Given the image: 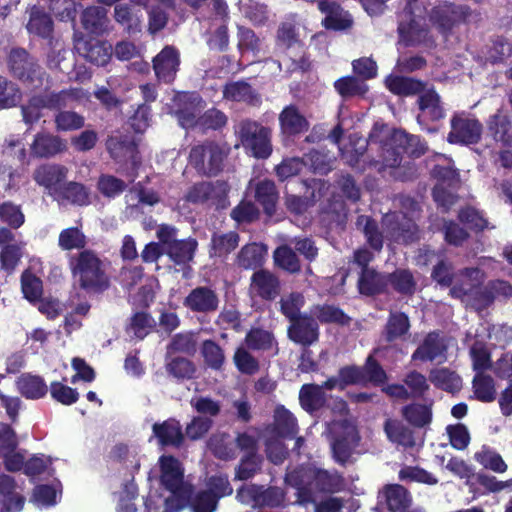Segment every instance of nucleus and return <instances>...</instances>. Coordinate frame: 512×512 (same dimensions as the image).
Masks as SVG:
<instances>
[{
  "mask_svg": "<svg viewBox=\"0 0 512 512\" xmlns=\"http://www.w3.org/2000/svg\"><path fill=\"white\" fill-rule=\"evenodd\" d=\"M285 483L296 489V502L299 505L314 503L317 493L333 494L345 486L343 477L337 471L313 466L299 467L288 472Z\"/></svg>",
  "mask_w": 512,
  "mask_h": 512,
  "instance_id": "nucleus-1",
  "label": "nucleus"
},
{
  "mask_svg": "<svg viewBox=\"0 0 512 512\" xmlns=\"http://www.w3.org/2000/svg\"><path fill=\"white\" fill-rule=\"evenodd\" d=\"M68 263L80 288L94 293H101L108 289L110 279L106 272V265L95 251L91 249L79 251L70 255Z\"/></svg>",
  "mask_w": 512,
  "mask_h": 512,
  "instance_id": "nucleus-2",
  "label": "nucleus"
},
{
  "mask_svg": "<svg viewBox=\"0 0 512 512\" xmlns=\"http://www.w3.org/2000/svg\"><path fill=\"white\" fill-rule=\"evenodd\" d=\"M416 10H420L417 6V0H405L404 7L398 15L400 42L407 47L431 49L435 46V41L424 18L417 15Z\"/></svg>",
  "mask_w": 512,
  "mask_h": 512,
  "instance_id": "nucleus-3",
  "label": "nucleus"
},
{
  "mask_svg": "<svg viewBox=\"0 0 512 512\" xmlns=\"http://www.w3.org/2000/svg\"><path fill=\"white\" fill-rule=\"evenodd\" d=\"M44 90L42 93L33 95L28 103L22 106L23 121L28 125L39 121L42 117V109L52 110L70 106L73 102H79L86 96L82 88H69L60 91Z\"/></svg>",
  "mask_w": 512,
  "mask_h": 512,
  "instance_id": "nucleus-4",
  "label": "nucleus"
},
{
  "mask_svg": "<svg viewBox=\"0 0 512 512\" xmlns=\"http://www.w3.org/2000/svg\"><path fill=\"white\" fill-rule=\"evenodd\" d=\"M12 76L31 89H48L49 76L37 60L23 48H13L8 56Z\"/></svg>",
  "mask_w": 512,
  "mask_h": 512,
  "instance_id": "nucleus-5",
  "label": "nucleus"
},
{
  "mask_svg": "<svg viewBox=\"0 0 512 512\" xmlns=\"http://www.w3.org/2000/svg\"><path fill=\"white\" fill-rule=\"evenodd\" d=\"M229 152L226 145L205 141L191 148L189 161L199 174L213 177L223 171Z\"/></svg>",
  "mask_w": 512,
  "mask_h": 512,
  "instance_id": "nucleus-6",
  "label": "nucleus"
},
{
  "mask_svg": "<svg viewBox=\"0 0 512 512\" xmlns=\"http://www.w3.org/2000/svg\"><path fill=\"white\" fill-rule=\"evenodd\" d=\"M390 146V148L385 149L383 154V165L391 168L401 165L403 154L412 158H419L428 149L427 143L419 136L409 134L404 130L393 131Z\"/></svg>",
  "mask_w": 512,
  "mask_h": 512,
  "instance_id": "nucleus-7",
  "label": "nucleus"
},
{
  "mask_svg": "<svg viewBox=\"0 0 512 512\" xmlns=\"http://www.w3.org/2000/svg\"><path fill=\"white\" fill-rule=\"evenodd\" d=\"M234 128L242 146L251 151L254 157L266 159L271 155L272 145L269 128L250 119L239 121Z\"/></svg>",
  "mask_w": 512,
  "mask_h": 512,
  "instance_id": "nucleus-8",
  "label": "nucleus"
},
{
  "mask_svg": "<svg viewBox=\"0 0 512 512\" xmlns=\"http://www.w3.org/2000/svg\"><path fill=\"white\" fill-rule=\"evenodd\" d=\"M327 430L331 435V449L335 461L345 464L357 445L358 436L355 426L347 419L327 422Z\"/></svg>",
  "mask_w": 512,
  "mask_h": 512,
  "instance_id": "nucleus-9",
  "label": "nucleus"
},
{
  "mask_svg": "<svg viewBox=\"0 0 512 512\" xmlns=\"http://www.w3.org/2000/svg\"><path fill=\"white\" fill-rule=\"evenodd\" d=\"M229 185L225 181H201L192 185L185 194V200L193 204H211L217 208L228 205Z\"/></svg>",
  "mask_w": 512,
  "mask_h": 512,
  "instance_id": "nucleus-10",
  "label": "nucleus"
},
{
  "mask_svg": "<svg viewBox=\"0 0 512 512\" xmlns=\"http://www.w3.org/2000/svg\"><path fill=\"white\" fill-rule=\"evenodd\" d=\"M450 127L447 141L451 144L468 146L478 144L481 140L483 125L475 117L465 113H456L450 120Z\"/></svg>",
  "mask_w": 512,
  "mask_h": 512,
  "instance_id": "nucleus-11",
  "label": "nucleus"
},
{
  "mask_svg": "<svg viewBox=\"0 0 512 512\" xmlns=\"http://www.w3.org/2000/svg\"><path fill=\"white\" fill-rule=\"evenodd\" d=\"M183 306L193 313L209 315L219 309L220 296L212 286H196L184 298Z\"/></svg>",
  "mask_w": 512,
  "mask_h": 512,
  "instance_id": "nucleus-12",
  "label": "nucleus"
},
{
  "mask_svg": "<svg viewBox=\"0 0 512 512\" xmlns=\"http://www.w3.org/2000/svg\"><path fill=\"white\" fill-rule=\"evenodd\" d=\"M448 343L439 331L429 332L413 352L412 361L443 363L447 360Z\"/></svg>",
  "mask_w": 512,
  "mask_h": 512,
  "instance_id": "nucleus-13",
  "label": "nucleus"
},
{
  "mask_svg": "<svg viewBox=\"0 0 512 512\" xmlns=\"http://www.w3.org/2000/svg\"><path fill=\"white\" fill-rule=\"evenodd\" d=\"M106 149L111 158L119 163L138 164V144L135 138L127 134L111 135L106 141Z\"/></svg>",
  "mask_w": 512,
  "mask_h": 512,
  "instance_id": "nucleus-14",
  "label": "nucleus"
},
{
  "mask_svg": "<svg viewBox=\"0 0 512 512\" xmlns=\"http://www.w3.org/2000/svg\"><path fill=\"white\" fill-rule=\"evenodd\" d=\"M175 106V115L183 128L188 129L199 124L201 98L197 93L185 92L177 95Z\"/></svg>",
  "mask_w": 512,
  "mask_h": 512,
  "instance_id": "nucleus-15",
  "label": "nucleus"
},
{
  "mask_svg": "<svg viewBox=\"0 0 512 512\" xmlns=\"http://www.w3.org/2000/svg\"><path fill=\"white\" fill-rule=\"evenodd\" d=\"M68 168L61 164L44 163L37 166L32 173L33 180L53 197L54 192L66 180Z\"/></svg>",
  "mask_w": 512,
  "mask_h": 512,
  "instance_id": "nucleus-16",
  "label": "nucleus"
},
{
  "mask_svg": "<svg viewBox=\"0 0 512 512\" xmlns=\"http://www.w3.org/2000/svg\"><path fill=\"white\" fill-rule=\"evenodd\" d=\"M180 66V52L174 46H165L154 58L153 69L158 80L171 83Z\"/></svg>",
  "mask_w": 512,
  "mask_h": 512,
  "instance_id": "nucleus-17",
  "label": "nucleus"
},
{
  "mask_svg": "<svg viewBox=\"0 0 512 512\" xmlns=\"http://www.w3.org/2000/svg\"><path fill=\"white\" fill-rule=\"evenodd\" d=\"M287 335L296 344L310 346L319 339V326L313 316L303 315L301 318L290 322Z\"/></svg>",
  "mask_w": 512,
  "mask_h": 512,
  "instance_id": "nucleus-18",
  "label": "nucleus"
},
{
  "mask_svg": "<svg viewBox=\"0 0 512 512\" xmlns=\"http://www.w3.org/2000/svg\"><path fill=\"white\" fill-rule=\"evenodd\" d=\"M67 142L48 132L37 133L30 145L31 154L37 158H52L67 150Z\"/></svg>",
  "mask_w": 512,
  "mask_h": 512,
  "instance_id": "nucleus-19",
  "label": "nucleus"
},
{
  "mask_svg": "<svg viewBox=\"0 0 512 512\" xmlns=\"http://www.w3.org/2000/svg\"><path fill=\"white\" fill-rule=\"evenodd\" d=\"M427 85V81L396 72L391 73L385 78L386 88L392 94L401 97L419 96Z\"/></svg>",
  "mask_w": 512,
  "mask_h": 512,
  "instance_id": "nucleus-20",
  "label": "nucleus"
},
{
  "mask_svg": "<svg viewBox=\"0 0 512 512\" xmlns=\"http://www.w3.org/2000/svg\"><path fill=\"white\" fill-rule=\"evenodd\" d=\"M488 134L496 142L504 146L512 147V122L510 116L502 108H499L486 121Z\"/></svg>",
  "mask_w": 512,
  "mask_h": 512,
  "instance_id": "nucleus-21",
  "label": "nucleus"
},
{
  "mask_svg": "<svg viewBox=\"0 0 512 512\" xmlns=\"http://www.w3.org/2000/svg\"><path fill=\"white\" fill-rule=\"evenodd\" d=\"M417 105L422 115L431 121H438L446 116L440 95L429 83L418 96Z\"/></svg>",
  "mask_w": 512,
  "mask_h": 512,
  "instance_id": "nucleus-22",
  "label": "nucleus"
},
{
  "mask_svg": "<svg viewBox=\"0 0 512 512\" xmlns=\"http://www.w3.org/2000/svg\"><path fill=\"white\" fill-rule=\"evenodd\" d=\"M251 291L264 300H274L280 293L279 279L268 270H258L251 277Z\"/></svg>",
  "mask_w": 512,
  "mask_h": 512,
  "instance_id": "nucleus-23",
  "label": "nucleus"
},
{
  "mask_svg": "<svg viewBox=\"0 0 512 512\" xmlns=\"http://www.w3.org/2000/svg\"><path fill=\"white\" fill-rule=\"evenodd\" d=\"M79 54L96 66H105L112 57V45L99 40L78 42Z\"/></svg>",
  "mask_w": 512,
  "mask_h": 512,
  "instance_id": "nucleus-24",
  "label": "nucleus"
},
{
  "mask_svg": "<svg viewBox=\"0 0 512 512\" xmlns=\"http://www.w3.org/2000/svg\"><path fill=\"white\" fill-rule=\"evenodd\" d=\"M281 132L295 136L309 129V122L296 105H288L279 114Z\"/></svg>",
  "mask_w": 512,
  "mask_h": 512,
  "instance_id": "nucleus-25",
  "label": "nucleus"
},
{
  "mask_svg": "<svg viewBox=\"0 0 512 512\" xmlns=\"http://www.w3.org/2000/svg\"><path fill=\"white\" fill-rule=\"evenodd\" d=\"M244 346L252 351L279 353L278 342L274 334L262 328L250 329L244 338Z\"/></svg>",
  "mask_w": 512,
  "mask_h": 512,
  "instance_id": "nucleus-26",
  "label": "nucleus"
},
{
  "mask_svg": "<svg viewBox=\"0 0 512 512\" xmlns=\"http://www.w3.org/2000/svg\"><path fill=\"white\" fill-rule=\"evenodd\" d=\"M378 497L385 501L391 512H406L412 503L409 491L399 484L386 485Z\"/></svg>",
  "mask_w": 512,
  "mask_h": 512,
  "instance_id": "nucleus-27",
  "label": "nucleus"
},
{
  "mask_svg": "<svg viewBox=\"0 0 512 512\" xmlns=\"http://www.w3.org/2000/svg\"><path fill=\"white\" fill-rule=\"evenodd\" d=\"M0 495L3 496L0 512H19L23 509L25 497L17 492V484L13 477L0 475Z\"/></svg>",
  "mask_w": 512,
  "mask_h": 512,
  "instance_id": "nucleus-28",
  "label": "nucleus"
},
{
  "mask_svg": "<svg viewBox=\"0 0 512 512\" xmlns=\"http://www.w3.org/2000/svg\"><path fill=\"white\" fill-rule=\"evenodd\" d=\"M154 436L161 446L179 447L184 441V434L179 421L170 418L152 426Z\"/></svg>",
  "mask_w": 512,
  "mask_h": 512,
  "instance_id": "nucleus-29",
  "label": "nucleus"
},
{
  "mask_svg": "<svg viewBox=\"0 0 512 512\" xmlns=\"http://www.w3.org/2000/svg\"><path fill=\"white\" fill-rule=\"evenodd\" d=\"M299 402L303 410L312 416H318L325 407L327 399L325 392L318 384H304L299 391Z\"/></svg>",
  "mask_w": 512,
  "mask_h": 512,
  "instance_id": "nucleus-30",
  "label": "nucleus"
},
{
  "mask_svg": "<svg viewBox=\"0 0 512 512\" xmlns=\"http://www.w3.org/2000/svg\"><path fill=\"white\" fill-rule=\"evenodd\" d=\"M387 273H379L375 269L361 271L358 278L359 292L366 296H373L387 290Z\"/></svg>",
  "mask_w": 512,
  "mask_h": 512,
  "instance_id": "nucleus-31",
  "label": "nucleus"
},
{
  "mask_svg": "<svg viewBox=\"0 0 512 512\" xmlns=\"http://www.w3.org/2000/svg\"><path fill=\"white\" fill-rule=\"evenodd\" d=\"M319 10L326 15L323 24L327 29L344 30L352 25L353 21L350 14L344 11L335 1L322 2Z\"/></svg>",
  "mask_w": 512,
  "mask_h": 512,
  "instance_id": "nucleus-32",
  "label": "nucleus"
},
{
  "mask_svg": "<svg viewBox=\"0 0 512 512\" xmlns=\"http://www.w3.org/2000/svg\"><path fill=\"white\" fill-rule=\"evenodd\" d=\"M53 198L60 203L67 202L78 206L89 203V193L86 187L74 181L63 183L57 192H54Z\"/></svg>",
  "mask_w": 512,
  "mask_h": 512,
  "instance_id": "nucleus-33",
  "label": "nucleus"
},
{
  "mask_svg": "<svg viewBox=\"0 0 512 512\" xmlns=\"http://www.w3.org/2000/svg\"><path fill=\"white\" fill-rule=\"evenodd\" d=\"M128 4H117L114 7V19L128 35H136L142 29V14Z\"/></svg>",
  "mask_w": 512,
  "mask_h": 512,
  "instance_id": "nucleus-34",
  "label": "nucleus"
},
{
  "mask_svg": "<svg viewBox=\"0 0 512 512\" xmlns=\"http://www.w3.org/2000/svg\"><path fill=\"white\" fill-rule=\"evenodd\" d=\"M73 102L70 107L73 106ZM69 106L53 108L56 111L54 115V126L57 132H72L82 129L85 126V117L74 111L67 109Z\"/></svg>",
  "mask_w": 512,
  "mask_h": 512,
  "instance_id": "nucleus-35",
  "label": "nucleus"
},
{
  "mask_svg": "<svg viewBox=\"0 0 512 512\" xmlns=\"http://www.w3.org/2000/svg\"><path fill=\"white\" fill-rule=\"evenodd\" d=\"M255 199L263 207L266 215L273 216L279 199L275 183L268 179L259 181L255 186Z\"/></svg>",
  "mask_w": 512,
  "mask_h": 512,
  "instance_id": "nucleus-36",
  "label": "nucleus"
},
{
  "mask_svg": "<svg viewBox=\"0 0 512 512\" xmlns=\"http://www.w3.org/2000/svg\"><path fill=\"white\" fill-rule=\"evenodd\" d=\"M161 483L168 491L180 490L183 475L179 468V462L173 456L160 457Z\"/></svg>",
  "mask_w": 512,
  "mask_h": 512,
  "instance_id": "nucleus-37",
  "label": "nucleus"
},
{
  "mask_svg": "<svg viewBox=\"0 0 512 512\" xmlns=\"http://www.w3.org/2000/svg\"><path fill=\"white\" fill-rule=\"evenodd\" d=\"M108 21L107 9L100 6H90L81 14V24L91 34H103L106 31Z\"/></svg>",
  "mask_w": 512,
  "mask_h": 512,
  "instance_id": "nucleus-38",
  "label": "nucleus"
},
{
  "mask_svg": "<svg viewBox=\"0 0 512 512\" xmlns=\"http://www.w3.org/2000/svg\"><path fill=\"white\" fill-rule=\"evenodd\" d=\"M197 246L194 238L177 239L164 252L176 265H185L194 258Z\"/></svg>",
  "mask_w": 512,
  "mask_h": 512,
  "instance_id": "nucleus-39",
  "label": "nucleus"
},
{
  "mask_svg": "<svg viewBox=\"0 0 512 512\" xmlns=\"http://www.w3.org/2000/svg\"><path fill=\"white\" fill-rule=\"evenodd\" d=\"M387 288L390 286L396 293L402 296H412L417 288V282L409 269H396L387 273Z\"/></svg>",
  "mask_w": 512,
  "mask_h": 512,
  "instance_id": "nucleus-40",
  "label": "nucleus"
},
{
  "mask_svg": "<svg viewBox=\"0 0 512 512\" xmlns=\"http://www.w3.org/2000/svg\"><path fill=\"white\" fill-rule=\"evenodd\" d=\"M410 329L408 316L403 312H390L383 331V338L391 343L404 337Z\"/></svg>",
  "mask_w": 512,
  "mask_h": 512,
  "instance_id": "nucleus-41",
  "label": "nucleus"
},
{
  "mask_svg": "<svg viewBox=\"0 0 512 512\" xmlns=\"http://www.w3.org/2000/svg\"><path fill=\"white\" fill-rule=\"evenodd\" d=\"M384 431L387 438L395 444L404 447L415 445L413 431L400 420L387 419L384 422Z\"/></svg>",
  "mask_w": 512,
  "mask_h": 512,
  "instance_id": "nucleus-42",
  "label": "nucleus"
},
{
  "mask_svg": "<svg viewBox=\"0 0 512 512\" xmlns=\"http://www.w3.org/2000/svg\"><path fill=\"white\" fill-rule=\"evenodd\" d=\"M166 354L165 369L169 376L177 381L192 379L196 373L195 364L184 357H170Z\"/></svg>",
  "mask_w": 512,
  "mask_h": 512,
  "instance_id": "nucleus-43",
  "label": "nucleus"
},
{
  "mask_svg": "<svg viewBox=\"0 0 512 512\" xmlns=\"http://www.w3.org/2000/svg\"><path fill=\"white\" fill-rule=\"evenodd\" d=\"M429 380L437 388L450 393L458 392L462 387L461 377L455 371L448 368L431 370Z\"/></svg>",
  "mask_w": 512,
  "mask_h": 512,
  "instance_id": "nucleus-44",
  "label": "nucleus"
},
{
  "mask_svg": "<svg viewBox=\"0 0 512 512\" xmlns=\"http://www.w3.org/2000/svg\"><path fill=\"white\" fill-rule=\"evenodd\" d=\"M27 30L42 38H49L53 31V21L48 13L37 6H33L30 11V19L27 24Z\"/></svg>",
  "mask_w": 512,
  "mask_h": 512,
  "instance_id": "nucleus-45",
  "label": "nucleus"
},
{
  "mask_svg": "<svg viewBox=\"0 0 512 512\" xmlns=\"http://www.w3.org/2000/svg\"><path fill=\"white\" fill-rule=\"evenodd\" d=\"M19 392L27 399H39L46 395L48 387L43 378L37 375L23 374L17 380Z\"/></svg>",
  "mask_w": 512,
  "mask_h": 512,
  "instance_id": "nucleus-46",
  "label": "nucleus"
},
{
  "mask_svg": "<svg viewBox=\"0 0 512 512\" xmlns=\"http://www.w3.org/2000/svg\"><path fill=\"white\" fill-rule=\"evenodd\" d=\"M274 425L279 435L288 438H294L299 429L296 417L283 405H278L274 410Z\"/></svg>",
  "mask_w": 512,
  "mask_h": 512,
  "instance_id": "nucleus-47",
  "label": "nucleus"
},
{
  "mask_svg": "<svg viewBox=\"0 0 512 512\" xmlns=\"http://www.w3.org/2000/svg\"><path fill=\"white\" fill-rule=\"evenodd\" d=\"M404 419L416 428H424L432 421L431 405L412 403L401 410Z\"/></svg>",
  "mask_w": 512,
  "mask_h": 512,
  "instance_id": "nucleus-48",
  "label": "nucleus"
},
{
  "mask_svg": "<svg viewBox=\"0 0 512 512\" xmlns=\"http://www.w3.org/2000/svg\"><path fill=\"white\" fill-rule=\"evenodd\" d=\"M355 224L356 228L364 234L369 246L375 251H381L383 236L377 222L370 216L360 215L357 217Z\"/></svg>",
  "mask_w": 512,
  "mask_h": 512,
  "instance_id": "nucleus-49",
  "label": "nucleus"
},
{
  "mask_svg": "<svg viewBox=\"0 0 512 512\" xmlns=\"http://www.w3.org/2000/svg\"><path fill=\"white\" fill-rule=\"evenodd\" d=\"M441 22L440 27L443 32L449 31L455 23L470 22L473 12L467 6L451 5L438 11Z\"/></svg>",
  "mask_w": 512,
  "mask_h": 512,
  "instance_id": "nucleus-50",
  "label": "nucleus"
},
{
  "mask_svg": "<svg viewBox=\"0 0 512 512\" xmlns=\"http://www.w3.org/2000/svg\"><path fill=\"white\" fill-rule=\"evenodd\" d=\"M88 243L87 236L81 227H68L63 229L58 236V246L63 251L86 249Z\"/></svg>",
  "mask_w": 512,
  "mask_h": 512,
  "instance_id": "nucleus-51",
  "label": "nucleus"
},
{
  "mask_svg": "<svg viewBox=\"0 0 512 512\" xmlns=\"http://www.w3.org/2000/svg\"><path fill=\"white\" fill-rule=\"evenodd\" d=\"M197 351V338L193 332L175 334L167 345V355L181 353L193 356Z\"/></svg>",
  "mask_w": 512,
  "mask_h": 512,
  "instance_id": "nucleus-52",
  "label": "nucleus"
},
{
  "mask_svg": "<svg viewBox=\"0 0 512 512\" xmlns=\"http://www.w3.org/2000/svg\"><path fill=\"white\" fill-rule=\"evenodd\" d=\"M275 264L290 274H297L301 271V262L293 247L288 245L279 246L273 254Z\"/></svg>",
  "mask_w": 512,
  "mask_h": 512,
  "instance_id": "nucleus-53",
  "label": "nucleus"
},
{
  "mask_svg": "<svg viewBox=\"0 0 512 512\" xmlns=\"http://www.w3.org/2000/svg\"><path fill=\"white\" fill-rule=\"evenodd\" d=\"M294 50L292 49L291 52ZM267 63H272L277 65L280 72H283L286 77H289L291 74L297 71L305 72L309 69L310 63L308 59L304 55H300L298 58L296 54L289 53L284 54L277 60H268Z\"/></svg>",
  "mask_w": 512,
  "mask_h": 512,
  "instance_id": "nucleus-54",
  "label": "nucleus"
},
{
  "mask_svg": "<svg viewBox=\"0 0 512 512\" xmlns=\"http://www.w3.org/2000/svg\"><path fill=\"white\" fill-rule=\"evenodd\" d=\"M239 234L235 231L227 233H214L211 238V254L225 256L239 245Z\"/></svg>",
  "mask_w": 512,
  "mask_h": 512,
  "instance_id": "nucleus-55",
  "label": "nucleus"
},
{
  "mask_svg": "<svg viewBox=\"0 0 512 512\" xmlns=\"http://www.w3.org/2000/svg\"><path fill=\"white\" fill-rule=\"evenodd\" d=\"M223 96L227 100L253 103L257 95L251 85L245 81L231 82L225 85Z\"/></svg>",
  "mask_w": 512,
  "mask_h": 512,
  "instance_id": "nucleus-56",
  "label": "nucleus"
},
{
  "mask_svg": "<svg viewBox=\"0 0 512 512\" xmlns=\"http://www.w3.org/2000/svg\"><path fill=\"white\" fill-rule=\"evenodd\" d=\"M233 363L241 374L254 375L260 370L259 360L244 345L235 350Z\"/></svg>",
  "mask_w": 512,
  "mask_h": 512,
  "instance_id": "nucleus-57",
  "label": "nucleus"
},
{
  "mask_svg": "<svg viewBox=\"0 0 512 512\" xmlns=\"http://www.w3.org/2000/svg\"><path fill=\"white\" fill-rule=\"evenodd\" d=\"M469 355L476 374L484 373L488 369L493 370L490 351L483 341L476 340L469 349Z\"/></svg>",
  "mask_w": 512,
  "mask_h": 512,
  "instance_id": "nucleus-58",
  "label": "nucleus"
},
{
  "mask_svg": "<svg viewBox=\"0 0 512 512\" xmlns=\"http://www.w3.org/2000/svg\"><path fill=\"white\" fill-rule=\"evenodd\" d=\"M473 392L477 400L492 402L496 398L495 383L491 376L484 373L476 374L472 381Z\"/></svg>",
  "mask_w": 512,
  "mask_h": 512,
  "instance_id": "nucleus-59",
  "label": "nucleus"
},
{
  "mask_svg": "<svg viewBox=\"0 0 512 512\" xmlns=\"http://www.w3.org/2000/svg\"><path fill=\"white\" fill-rule=\"evenodd\" d=\"M256 507L260 508H277L283 505L285 500V492L276 486L265 488L258 485Z\"/></svg>",
  "mask_w": 512,
  "mask_h": 512,
  "instance_id": "nucleus-60",
  "label": "nucleus"
},
{
  "mask_svg": "<svg viewBox=\"0 0 512 512\" xmlns=\"http://www.w3.org/2000/svg\"><path fill=\"white\" fill-rule=\"evenodd\" d=\"M334 87L344 98L363 96L368 91L365 81L353 76L338 79L335 81Z\"/></svg>",
  "mask_w": 512,
  "mask_h": 512,
  "instance_id": "nucleus-61",
  "label": "nucleus"
},
{
  "mask_svg": "<svg viewBox=\"0 0 512 512\" xmlns=\"http://www.w3.org/2000/svg\"><path fill=\"white\" fill-rule=\"evenodd\" d=\"M264 250L256 243L243 246L237 255V264L244 269H255L263 260Z\"/></svg>",
  "mask_w": 512,
  "mask_h": 512,
  "instance_id": "nucleus-62",
  "label": "nucleus"
},
{
  "mask_svg": "<svg viewBox=\"0 0 512 512\" xmlns=\"http://www.w3.org/2000/svg\"><path fill=\"white\" fill-rule=\"evenodd\" d=\"M201 354L205 364L212 370L219 371L225 363L223 349L213 340H205L201 346Z\"/></svg>",
  "mask_w": 512,
  "mask_h": 512,
  "instance_id": "nucleus-63",
  "label": "nucleus"
},
{
  "mask_svg": "<svg viewBox=\"0 0 512 512\" xmlns=\"http://www.w3.org/2000/svg\"><path fill=\"white\" fill-rule=\"evenodd\" d=\"M512 55V43L503 36H496L487 46L486 59L495 64L503 62Z\"/></svg>",
  "mask_w": 512,
  "mask_h": 512,
  "instance_id": "nucleus-64",
  "label": "nucleus"
}]
</instances>
